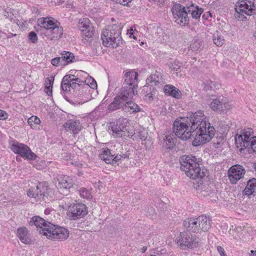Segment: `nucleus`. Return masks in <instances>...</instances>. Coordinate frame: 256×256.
<instances>
[{
  "mask_svg": "<svg viewBox=\"0 0 256 256\" xmlns=\"http://www.w3.org/2000/svg\"><path fill=\"white\" fill-rule=\"evenodd\" d=\"M173 132L176 136L182 140H188L196 135L192 141L194 146L210 142L215 134V129L204 116V112L198 110L190 118L182 120H176L173 123Z\"/></svg>",
  "mask_w": 256,
  "mask_h": 256,
  "instance_id": "1",
  "label": "nucleus"
},
{
  "mask_svg": "<svg viewBox=\"0 0 256 256\" xmlns=\"http://www.w3.org/2000/svg\"><path fill=\"white\" fill-rule=\"evenodd\" d=\"M202 160L193 155H184L180 157V169L192 179L202 178L206 176V170H201Z\"/></svg>",
  "mask_w": 256,
  "mask_h": 256,
  "instance_id": "2",
  "label": "nucleus"
},
{
  "mask_svg": "<svg viewBox=\"0 0 256 256\" xmlns=\"http://www.w3.org/2000/svg\"><path fill=\"white\" fill-rule=\"evenodd\" d=\"M38 26L42 33L50 40L59 39L63 34V28L60 26V23L54 22L52 18H41L38 20Z\"/></svg>",
  "mask_w": 256,
  "mask_h": 256,
  "instance_id": "3",
  "label": "nucleus"
},
{
  "mask_svg": "<svg viewBox=\"0 0 256 256\" xmlns=\"http://www.w3.org/2000/svg\"><path fill=\"white\" fill-rule=\"evenodd\" d=\"M122 26L113 24L104 30L101 34L103 44L106 47L116 48L122 41L121 30Z\"/></svg>",
  "mask_w": 256,
  "mask_h": 256,
  "instance_id": "4",
  "label": "nucleus"
},
{
  "mask_svg": "<svg viewBox=\"0 0 256 256\" xmlns=\"http://www.w3.org/2000/svg\"><path fill=\"white\" fill-rule=\"evenodd\" d=\"M183 225L187 232L194 233L206 232L211 226L210 218L204 215L198 218H187L184 220Z\"/></svg>",
  "mask_w": 256,
  "mask_h": 256,
  "instance_id": "5",
  "label": "nucleus"
},
{
  "mask_svg": "<svg viewBox=\"0 0 256 256\" xmlns=\"http://www.w3.org/2000/svg\"><path fill=\"white\" fill-rule=\"evenodd\" d=\"M128 120L126 118H120L116 121L110 123L108 132L115 138H125L130 136V130Z\"/></svg>",
  "mask_w": 256,
  "mask_h": 256,
  "instance_id": "6",
  "label": "nucleus"
},
{
  "mask_svg": "<svg viewBox=\"0 0 256 256\" xmlns=\"http://www.w3.org/2000/svg\"><path fill=\"white\" fill-rule=\"evenodd\" d=\"M30 226H35L37 228H42V233L48 238L55 240V234L60 227L53 224L40 216H34L29 222Z\"/></svg>",
  "mask_w": 256,
  "mask_h": 256,
  "instance_id": "7",
  "label": "nucleus"
},
{
  "mask_svg": "<svg viewBox=\"0 0 256 256\" xmlns=\"http://www.w3.org/2000/svg\"><path fill=\"white\" fill-rule=\"evenodd\" d=\"M172 12L175 22L181 26H186L189 24V17L187 6L179 4H174L172 8Z\"/></svg>",
  "mask_w": 256,
  "mask_h": 256,
  "instance_id": "8",
  "label": "nucleus"
},
{
  "mask_svg": "<svg viewBox=\"0 0 256 256\" xmlns=\"http://www.w3.org/2000/svg\"><path fill=\"white\" fill-rule=\"evenodd\" d=\"M200 238L196 235L188 234L187 232H180L177 238V243L181 248L188 247L194 248L198 246Z\"/></svg>",
  "mask_w": 256,
  "mask_h": 256,
  "instance_id": "9",
  "label": "nucleus"
},
{
  "mask_svg": "<svg viewBox=\"0 0 256 256\" xmlns=\"http://www.w3.org/2000/svg\"><path fill=\"white\" fill-rule=\"evenodd\" d=\"M48 190L47 183L39 182L36 186L30 188L27 194L28 196L34 198L37 201H46V198H48Z\"/></svg>",
  "mask_w": 256,
  "mask_h": 256,
  "instance_id": "10",
  "label": "nucleus"
},
{
  "mask_svg": "<svg viewBox=\"0 0 256 256\" xmlns=\"http://www.w3.org/2000/svg\"><path fill=\"white\" fill-rule=\"evenodd\" d=\"M68 216L72 220H76L88 214L86 206L82 203H76L68 206Z\"/></svg>",
  "mask_w": 256,
  "mask_h": 256,
  "instance_id": "11",
  "label": "nucleus"
},
{
  "mask_svg": "<svg viewBox=\"0 0 256 256\" xmlns=\"http://www.w3.org/2000/svg\"><path fill=\"white\" fill-rule=\"evenodd\" d=\"M11 149L15 154H20L22 157L30 160H35L36 156L32 152L26 145L16 143L12 146Z\"/></svg>",
  "mask_w": 256,
  "mask_h": 256,
  "instance_id": "12",
  "label": "nucleus"
},
{
  "mask_svg": "<svg viewBox=\"0 0 256 256\" xmlns=\"http://www.w3.org/2000/svg\"><path fill=\"white\" fill-rule=\"evenodd\" d=\"M212 101L210 104V107L214 112L222 113L230 108L226 98L224 96H218L212 99Z\"/></svg>",
  "mask_w": 256,
  "mask_h": 256,
  "instance_id": "13",
  "label": "nucleus"
},
{
  "mask_svg": "<svg viewBox=\"0 0 256 256\" xmlns=\"http://www.w3.org/2000/svg\"><path fill=\"white\" fill-rule=\"evenodd\" d=\"M74 184V178H72L67 176H60L55 182L56 186L60 192L63 193L66 191V194H67L68 190L73 187Z\"/></svg>",
  "mask_w": 256,
  "mask_h": 256,
  "instance_id": "14",
  "label": "nucleus"
},
{
  "mask_svg": "<svg viewBox=\"0 0 256 256\" xmlns=\"http://www.w3.org/2000/svg\"><path fill=\"white\" fill-rule=\"evenodd\" d=\"M255 8L254 2L247 0H242L238 2V5H236V10L238 13L240 14H245L250 16L255 13Z\"/></svg>",
  "mask_w": 256,
  "mask_h": 256,
  "instance_id": "15",
  "label": "nucleus"
},
{
  "mask_svg": "<svg viewBox=\"0 0 256 256\" xmlns=\"http://www.w3.org/2000/svg\"><path fill=\"white\" fill-rule=\"evenodd\" d=\"M246 170L242 166L236 164L232 166L228 170V177L232 184H236L243 177Z\"/></svg>",
  "mask_w": 256,
  "mask_h": 256,
  "instance_id": "16",
  "label": "nucleus"
},
{
  "mask_svg": "<svg viewBox=\"0 0 256 256\" xmlns=\"http://www.w3.org/2000/svg\"><path fill=\"white\" fill-rule=\"evenodd\" d=\"M78 28L83 32L86 38H90L94 34V26L90 23V20L87 18L80 20Z\"/></svg>",
  "mask_w": 256,
  "mask_h": 256,
  "instance_id": "17",
  "label": "nucleus"
},
{
  "mask_svg": "<svg viewBox=\"0 0 256 256\" xmlns=\"http://www.w3.org/2000/svg\"><path fill=\"white\" fill-rule=\"evenodd\" d=\"M251 130H248L244 132L243 134H237L235 138V144L238 148H240V150L242 152L244 150V148L246 146L244 145L245 142H251L252 138L255 136H252Z\"/></svg>",
  "mask_w": 256,
  "mask_h": 256,
  "instance_id": "18",
  "label": "nucleus"
},
{
  "mask_svg": "<svg viewBox=\"0 0 256 256\" xmlns=\"http://www.w3.org/2000/svg\"><path fill=\"white\" fill-rule=\"evenodd\" d=\"M138 74L137 72L134 70L128 72L124 74V81L123 85L130 86L135 88H136L138 86Z\"/></svg>",
  "mask_w": 256,
  "mask_h": 256,
  "instance_id": "19",
  "label": "nucleus"
},
{
  "mask_svg": "<svg viewBox=\"0 0 256 256\" xmlns=\"http://www.w3.org/2000/svg\"><path fill=\"white\" fill-rule=\"evenodd\" d=\"M146 84L150 86H162L164 84L162 74L160 72L156 71L154 74H152L146 78Z\"/></svg>",
  "mask_w": 256,
  "mask_h": 256,
  "instance_id": "20",
  "label": "nucleus"
},
{
  "mask_svg": "<svg viewBox=\"0 0 256 256\" xmlns=\"http://www.w3.org/2000/svg\"><path fill=\"white\" fill-rule=\"evenodd\" d=\"M135 88L130 86H122L120 94L118 95L125 102L131 100L134 95Z\"/></svg>",
  "mask_w": 256,
  "mask_h": 256,
  "instance_id": "21",
  "label": "nucleus"
},
{
  "mask_svg": "<svg viewBox=\"0 0 256 256\" xmlns=\"http://www.w3.org/2000/svg\"><path fill=\"white\" fill-rule=\"evenodd\" d=\"M16 234L20 240L24 244H30L32 240L28 229L24 227L20 228L17 230Z\"/></svg>",
  "mask_w": 256,
  "mask_h": 256,
  "instance_id": "22",
  "label": "nucleus"
},
{
  "mask_svg": "<svg viewBox=\"0 0 256 256\" xmlns=\"http://www.w3.org/2000/svg\"><path fill=\"white\" fill-rule=\"evenodd\" d=\"M164 90V93L176 99H180L182 98V92L176 88L172 85H166Z\"/></svg>",
  "mask_w": 256,
  "mask_h": 256,
  "instance_id": "23",
  "label": "nucleus"
},
{
  "mask_svg": "<svg viewBox=\"0 0 256 256\" xmlns=\"http://www.w3.org/2000/svg\"><path fill=\"white\" fill-rule=\"evenodd\" d=\"M64 128L66 131L70 130L76 134L81 130L82 126L79 120H70L64 124Z\"/></svg>",
  "mask_w": 256,
  "mask_h": 256,
  "instance_id": "24",
  "label": "nucleus"
},
{
  "mask_svg": "<svg viewBox=\"0 0 256 256\" xmlns=\"http://www.w3.org/2000/svg\"><path fill=\"white\" fill-rule=\"evenodd\" d=\"M124 103L126 102L118 95L114 98L113 102L108 105V109L111 111H114L120 108L124 110Z\"/></svg>",
  "mask_w": 256,
  "mask_h": 256,
  "instance_id": "25",
  "label": "nucleus"
},
{
  "mask_svg": "<svg viewBox=\"0 0 256 256\" xmlns=\"http://www.w3.org/2000/svg\"><path fill=\"white\" fill-rule=\"evenodd\" d=\"M187 10L188 14H190L192 17L196 20L199 18L203 12L202 8H200L194 4L187 6Z\"/></svg>",
  "mask_w": 256,
  "mask_h": 256,
  "instance_id": "26",
  "label": "nucleus"
},
{
  "mask_svg": "<svg viewBox=\"0 0 256 256\" xmlns=\"http://www.w3.org/2000/svg\"><path fill=\"white\" fill-rule=\"evenodd\" d=\"M101 160L107 164H112L114 161V154H112L110 150L108 148H104L100 154Z\"/></svg>",
  "mask_w": 256,
  "mask_h": 256,
  "instance_id": "27",
  "label": "nucleus"
},
{
  "mask_svg": "<svg viewBox=\"0 0 256 256\" xmlns=\"http://www.w3.org/2000/svg\"><path fill=\"white\" fill-rule=\"evenodd\" d=\"M140 108L136 103L130 100L126 101V103H124V110L125 112L134 114L140 112Z\"/></svg>",
  "mask_w": 256,
  "mask_h": 256,
  "instance_id": "28",
  "label": "nucleus"
},
{
  "mask_svg": "<svg viewBox=\"0 0 256 256\" xmlns=\"http://www.w3.org/2000/svg\"><path fill=\"white\" fill-rule=\"evenodd\" d=\"M74 75H66L62 80L61 87L64 91H70L72 88V80H74Z\"/></svg>",
  "mask_w": 256,
  "mask_h": 256,
  "instance_id": "29",
  "label": "nucleus"
},
{
  "mask_svg": "<svg viewBox=\"0 0 256 256\" xmlns=\"http://www.w3.org/2000/svg\"><path fill=\"white\" fill-rule=\"evenodd\" d=\"M68 236V230L60 226L57 229V232L55 234V240H66Z\"/></svg>",
  "mask_w": 256,
  "mask_h": 256,
  "instance_id": "30",
  "label": "nucleus"
},
{
  "mask_svg": "<svg viewBox=\"0 0 256 256\" xmlns=\"http://www.w3.org/2000/svg\"><path fill=\"white\" fill-rule=\"evenodd\" d=\"M28 124L32 129L39 130L40 127V120L36 116H32L28 120Z\"/></svg>",
  "mask_w": 256,
  "mask_h": 256,
  "instance_id": "31",
  "label": "nucleus"
},
{
  "mask_svg": "<svg viewBox=\"0 0 256 256\" xmlns=\"http://www.w3.org/2000/svg\"><path fill=\"white\" fill-rule=\"evenodd\" d=\"M244 145L246 146L244 148V149L248 148L249 153H256V136L254 138H252L251 142H244Z\"/></svg>",
  "mask_w": 256,
  "mask_h": 256,
  "instance_id": "32",
  "label": "nucleus"
},
{
  "mask_svg": "<svg viewBox=\"0 0 256 256\" xmlns=\"http://www.w3.org/2000/svg\"><path fill=\"white\" fill-rule=\"evenodd\" d=\"M74 58V54L70 52L64 51L62 54L61 58L63 60L64 66L72 62Z\"/></svg>",
  "mask_w": 256,
  "mask_h": 256,
  "instance_id": "33",
  "label": "nucleus"
},
{
  "mask_svg": "<svg viewBox=\"0 0 256 256\" xmlns=\"http://www.w3.org/2000/svg\"><path fill=\"white\" fill-rule=\"evenodd\" d=\"M212 40L214 44L218 46H222L224 42V39L222 36L218 31H216L213 34Z\"/></svg>",
  "mask_w": 256,
  "mask_h": 256,
  "instance_id": "34",
  "label": "nucleus"
},
{
  "mask_svg": "<svg viewBox=\"0 0 256 256\" xmlns=\"http://www.w3.org/2000/svg\"><path fill=\"white\" fill-rule=\"evenodd\" d=\"M128 138H132L134 140H143L146 139V134L143 132H134V134H133L132 132H130V136Z\"/></svg>",
  "mask_w": 256,
  "mask_h": 256,
  "instance_id": "35",
  "label": "nucleus"
},
{
  "mask_svg": "<svg viewBox=\"0 0 256 256\" xmlns=\"http://www.w3.org/2000/svg\"><path fill=\"white\" fill-rule=\"evenodd\" d=\"M84 83V82L83 80H80L79 78L74 76V80H72V88L77 89Z\"/></svg>",
  "mask_w": 256,
  "mask_h": 256,
  "instance_id": "36",
  "label": "nucleus"
},
{
  "mask_svg": "<svg viewBox=\"0 0 256 256\" xmlns=\"http://www.w3.org/2000/svg\"><path fill=\"white\" fill-rule=\"evenodd\" d=\"M79 194L80 196L84 198H89L91 196L90 192L84 188L80 189Z\"/></svg>",
  "mask_w": 256,
  "mask_h": 256,
  "instance_id": "37",
  "label": "nucleus"
},
{
  "mask_svg": "<svg viewBox=\"0 0 256 256\" xmlns=\"http://www.w3.org/2000/svg\"><path fill=\"white\" fill-rule=\"evenodd\" d=\"M201 46V41L199 40H194V42L190 44V48L194 51L196 52L198 50Z\"/></svg>",
  "mask_w": 256,
  "mask_h": 256,
  "instance_id": "38",
  "label": "nucleus"
},
{
  "mask_svg": "<svg viewBox=\"0 0 256 256\" xmlns=\"http://www.w3.org/2000/svg\"><path fill=\"white\" fill-rule=\"evenodd\" d=\"M63 60H62L61 57H56L52 60L51 64L56 66H64V62H62Z\"/></svg>",
  "mask_w": 256,
  "mask_h": 256,
  "instance_id": "39",
  "label": "nucleus"
},
{
  "mask_svg": "<svg viewBox=\"0 0 256 256\" xmlns=\"http://www.w3.org/2000/svg\"><path fill=\"white\" fill-rule=\"evenodd\" d=\"M10 10H7V9H6L4 12V16L6 18L8 19L10 22L14 21V15L10 12Z\"/></svg>",
  "mask_w": 256,
  "mask_h": 256,
  "instance_id": "40",
  "label": "nucleus"
},
{
  "mask_svg": "<svg viewBox=\"0 0 256 256\" xmlns=\"http://www.w3.org/2000/svg\"><path fill=\"white\" fill-rule=\"evenodd\" d=\"M129 155L130 154H128V152L122 154H116V156H114V162H117L122 160L128 158Z\"/></svg>",
  "mask_w": 256,
  "mask_h": 256,
  "instance_id": "41",
  "label": "nucleus"
},
{
  "mask_svg": "<svg viewBox=\"0 0 256 256\" xmlns=\"http://www.w3.org/2000/svg\"><path fill=\"white\" fill-rule=\"evenodd\" d=\"M164 140L166 142V144L168 145L167 148H170L174 144V139L170 136H166L165 138H164Z\"/></svg>",
  "mask_w": 256,
  "mask_h": 256,
  "instance_id": "42",
  "label": "nucleus"
},
{
  "mask_svg": "<svg viewBox=\"0 0 256 256\" xmlns=\"http://www.w3.org/2000/svg\"><path fill=\"white\" fill-rule=\"evenodd\" d=\"M29 40L32 43H36L38 41V36L34 32H31L28 35Z\"/></svg>",
  "mask_w": 256,
  "mask_h": 256,
  "instance_id": "43",
  "label": "nucleus"
},
{
  "mask_svg": "<svg viewBox=\"0 0 256 256\" xmlns=\"http://www.w3.org/2000/svg\"><path fill=\"white\" fill-rule=\"evenodd\" d=\"M84 88H90L92 89H95V88H97V84H96V80L92 78V82H90V84H84Z\"/></svg>",
  "mask_w": 256,
  "mask_h": 256,
  "instance_id": "44",
  "label": "nucleus"
},
{
  "mask_svg": "<svg viewBox=\"0 0 256 256\" xmlns=\"http://www.w3.org/2000/svg\"><path fill=\"white\" fill-rule=\"evenodd\" d=\"M247 186L254 190L256 188V178H252L249 180L247 182Z\"/></svg>",
  "mask_w": 256,
  "mask_h": 256,
  "instance_id": "45",
  "label": "nucleus"
},
{
  "mask_svg": "<svg viewBox=\"0 0 256 256\" xmlns=\"http://www.w3.org/2000/svg\"><path fill=\"white\" fill-rule=\"evenodd\" d=\"M254 192L253 188H250L248 186H246L244 190H243V194L246 196H250Z\"/></svg>",
  "mask_w": 256,
  "mask_h": 256,
  "instance_id": "46",
  "label": "nucleus"
},
{
  "mask_svg": "<svg viewBox=\"0 0 256 256\" xmlns=\"http://www.w3.org/2000/svg\"><path fill=\"white\" fill-rule=\"evenodd\" d=\"M54 80V77L50 76V78H46L45 81L46 86H52Z\"/></svg>",
  "mask_w": 256,
  "mask_h": 256,
  "instance_id": "47",
  "label": "nucleus"
},
{
  "mask_svg": "<svg viewBox=\"0 0 256 256\" xmlns=\"http://www.w3.org/2000/svg\"><path fill=\"white\" fill-rule=\"evenodd\" d=\"M181 67H182V64L178 62L177 64H176V63L172 64V66H170V68L174 71H178L180 70Z\"/></svg>",
  "mask_w": 256,
  "mask_h": 256,
  "instance_id": "48",
  "label": "nucleus"
},
{
  "mask_svg": "<svg viewBox=\"0 0 256 256\" xmlns=\"http://www.w3.org/2000/svg\"><path fill=\"white\" fill-rule=\"evenodd\" d=\"M8 114L4 110L0 109V120H5L8 118Z\"/></svg>",
  "mask_w": 256,
  "mask_h": 256,
  "instance_id": "49",
  "label": "nucleus"
},
{
  "mask_svg": "<svg viewBox=\"0 0 256 256\" xmlns=\"http://www.w3.org/2000/svg\"><path fill=\"white\" fill-rule=\"evenodd\" d=\"M132 0H116V2L123 6H126Z\"/></svg>",
  "mask_w": 256,
  "mask_h": 256,
  "instance_id": "50",
  "label": "nucleus"
},
{
  "mask_svg": "<svg viewBox=\"0 0 256 256\" xmlns=\"http://www.w3.org/2000/svg\"><path fill=\"white\" fill-rule=\"evenodd\" d=\"M52 86H45L44 90L48 96L52 94Z\"/></svg>",
  "mask_w": 256,
  "mask_h": 256,
  "instance_id": "51",
  "label": "nucleus"
},
{
  "mask_svg": "<svg viewBox=\"0 0 256 256\" xmlns=\"http://www.w3.org/2000/svg\"><path fill=\"white\" fill-rule=\"evenodd\" d=\"M217 250L218 252L220 254L221 256H226L224 254V250L222 246H218L217 247Z\"/></svg>",
  "mask_w": 256,
  "mask_h": 256,
  "instance_id": "52",
  "label": "nucleus"
},
{
  "mask_svg": "<svg viewBox=\"0 0 256 256\" xmlns=\"http://www.w3.org/2000/svg\"><path fill=\"white\" fill-rule=\"evenodd\" d=\"M154 93H155V91L154 90V88H152V91L149 93H148L146 94V98H148V99L152 98L153 95L154 94Z\"/></svg>",
  "mask_w": 256,
  "mask_h": 256,
  "instance_id": "53",
  "label": "nucleus"
},
{
  "mask_svg": "<svg viewBox=\"0 0 256 256\" xmlns=\"http://www.w3.org/2000/svg\"><path fill=\"white\" fill-rule=\"evenodd\" d=\"M128 31H129V34L130 35V37H132L134 39H136V37L134 36V34L133 32V29L132 28H130V29Z\"/></svg>",
  "mask_w": 256,
  "mask_h": 256,
  "instance_id": "54",
  "label": "nucleus"
},
{
  "mask_svg": "<svg viewBox=\"0 0 256 256\" xmlns=\"http://www.w3.org/2000/svg\"><path fill=\"white\" fill-rule=\"evenodd\" d=\"M214 146L216 148H218V146L221 144V142H214Z\"/></svg>",
  "mask_w": 256,
  "mask_h": 256,
  "instance_id": "55",
  "label": "nucleus"
},
{
  "mask_svg": "<svg viewBox=\"0 0 256 256\" xmlns=\"http://www.w3.org/2000/svg\"><path fill=\"white\" fill-rule=\"evenodd\" d=\"M252 256H256V251L252 250Z\"/></svg>",
  "mask_w": 256,
  "mask_h": 256,
  "instance_id": "56",
  "label": "nucleus"
},
{
  "mask_svg": "<svg viewBox=\"0 0 256 256\" xmlns=\"http://www.w3.org/2000/svg\"><path fill=\"white\" fill-rule=\"evenodd\" d=\"M16 36V34H10L8 36V38H10L11 36Z\"/></svg>",
  "mask_w": 256,
  "mask_h": 256,
  "instance_id": "57",
  "label": "nucleus"
},
{
  "mask_svg": "<svg viewBox=\"0 0 256 256\" xmlns=\"http://www.w3.org/2000/svg\"><path fill=\"white\" fill-rule=\"evenodd\" d=\"M146 249H147L146 247L144 246L142 249V252H146Z\"/></svg>",
  "mask_w": 256,
  "mask_h": 256,
  "instance_id": "58",
  "label": "nucleus"
},
{
  "mask_svg": "<svg viewBox=\"0 0 256 256\" xmlns=\"http://www.w3.org/2000/svg\"><path fill=\"white\" fill-rule=\"evenodd\" d=\"M222 31H223L224 34H228V32L226 30H222Z\"/></svg>",
  "mask_w": 256,
  "mask_h": 256,
  "instance_id": "59",
  "label": "nucleus"
},
{
  "mask_svg": "<svg viewBox=\"0 0 256 256\" xmlns=\"http://www.w3.org/2000/svg\"><path fill=\"white\" fill-rule=\"evenodd\" d=\"M148 86H144V89H143V90H145L146 89H147L148 88Z\"/></svg>",
  "mask_w": 256,
  "mask_h": 256,
  "instance_id": "60",
  "label": "nucleus"
},
{
  "mask_svg": "<svg viewBox=\"0 0 256 256\" xmlns=\"http://www.w3.org/2000/svg\"><path fill=\"white\" fill-rule=\"evenodd\" d=\"M253 36L256 39V31L254 33Z\"/></svg>",
  "mask_w": 256,
  "mask_h": 256,
  "instance_id": "61",
  "label": "nucleus"
},
{
  "mask_svg": "<svg viewBox=\"0 0 256 256\" xmlns=\"http://www.w3.org/2000/svg\"><path fill=\"white\" fill-rule=\"evenodd\" d=\"M254 168L256 170V163L254 164Z\"/></svg>",
  "mask_w": 256,
  "mask_h": 256,
  "instance_id": "62",
  "label": "nucleus"
},
{
  "mask_svg": "<svg viewBox=\"0 0 256 256\" xmlns=\"http://www.w3.org/2000/svg\"><path fill=\"white\" fill-rule=\"evenodd\" d=\"M150 256H155V255H153V254H152V255H150Z\"/></svg>",
  "mask_w": 256,
  "mask_h": 256,
  "instance_id": "63",
  "label": "nucleus"
},
{
  "mask_svg": "<svg viewBox=\"0 0 256 256\" xmlns=\"http://www.w3.org/2000/svg\"><path fill=\"white\" fill-rule=\"evenodd\" d=\"M114 1L116 2V0H113Z\"/></svg>",
  "mask_w": 256,
  "mask_h": 256,
  "instance_id": "64",
  "label": "nucleus"
}]
</instances>
